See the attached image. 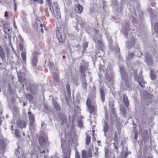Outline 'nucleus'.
<instances>
[{
  "label": "nucleus",
  "mask_w": 158,
  "mask_h": 158,
  "mask_svg": "<svg viewBox=\"0 0 158 158\" xmlns=\"http://www.w3.org/2000/svg\"><path fill=\"white\" fill-rule=\"evenodd\" d=\"M65 27L62 24L58 27L56 31V36L59 42L63 43L65 40Z\"/></svg>",
  "instance_id": "nucleus-1"
},
{
  "label": "nucleus",
  "mask_w": 158,
  "mask_h": 158,
  "mask_svg": "<svg viewBox=\"0 0 158 158\" xmlns=\"http://www.w3.org/2000/svg\"><path fill=\"white\" fill-rule=\"evenodd\" d=\"M38 87V84L30 83L27 84L26 89L33 94H37L39 90Z\"/></svg>",
  "instance_id": "nucleus-2"
},
{
  "label": "nucleus",
  "mask_w": 158,
  "mask_h": 158,
  "mask_svg": "<svg viewBox=\"0 0 158 158\" xmlns=\"http://www.w3.org/2000/svg\"><path fill=\"white\" fill-rule=\"evenodd\" d=\"M3 31L5 34V39H7L8 38L10 40H11V31L12 29H10V28L8 27L7 24L5 23L3 26Z\"/></svg>",
  "instance_id": "nucleus-3"
},
{
  "label": "nucleus",
  "mask_w": 158,
  "mask_h": 158,
  "mask_svg": "<svg viewBox=\"0 0 158 158\" xmlns=\"http://www.w3.org/2000/svg\"><path fill=\"white\" fill-rule=\"evenodd\" d=\"M105 76L106 79L110 81L113 78V74L112 69L110 68H108L106 70Z\"/></svg>",
  "instance_id": "nucleus-4"
},
{
  "label": "nucleus",
  "mask_w": 158,
  "mask_h": 158,
  "mask_svg": "<svg viewBox=\"0 0 158 158\" xmlns=\"http://www.w3.org/2000/svg\"><path fill=\"white\" fill-rule=\"evenodd\" d=\"M146 63L148 65H152L153 64L154 61L152 56L149 53H147L145 56Z\"/></svg>",
  "instance_id": "nucleus-5"
},
{
  "label": "nucleus",
  "mask_w": 158,
  "mask_h": 158,
  "mask_svg": "<svg viewBox=\"0 0 158 158\" xmlns=\"http://www.w3.org/2000/svg\"><path fill=\"white\" fill-rule=\"evenodd\" d=\"M48 139L43 137L42 136H40L39 138V141L40 144L42 147L45 146L47 143Z\"/></svg>",
  "instance_id": "nucleus-6"
},
{
  "label": "nucleus",
  "mask_w": 158,
  "mask_h": 158,
  "mask_svg": "<svg viewBox=\"0 0 158 158\" xmlns=\"http://www.w3.org/2000/svg\"><path fill=\"white\" fill-rule=\"evenodd\" d=\"M37 55L38 53L37 52H34L33 53V56L32 59L31 63L33 66L34 67L36 66L38 62Z\"/></svg>",
  "instance_id": "nucleus-7"
},
{
  "label": "nucleus",
  "mask_w": 158,
  "mask_h": 158,
  "mask_svg": "<svg viewBox=\"0 0 158 158\" xmlns=\"http://www.w3.org/2000/svg\"><path fill=\"white\" fill-rule=\"evenodd\" d=\"M26 123L23 120L19 119L17 121V125L20 128H26Z\"/></svg>",
  "instance_id": "nucleus-8"
},
{
  "label": "nucleus",
  "mask_w": 158,
  "mask_h": 158,
  "mask_svg": "<svg viewBox=\"0 0 158 158\" xmlns=\"http://www.w3.org/2000/svg\"><path fill=\"white\" fill-rule=\"evenodd\" d=\"M88 155L86 151L83 150L82 152V158H89L91 156V153L90 150L88 151Z\"/></svg>",
  "instance_id": "nucleus-9"
},
{
  "label": "nucleus",
  "mask_w": 158,
  "mask_h": 158,
  "mask_svg": "<svg viewBox=\"0 0 158 158\" xmlns=\"http://www.w3.org/2000/svg\"><path fill=\"white\" fill-rule=\"evenodd\" d=\"M75 9L77 13L80 14L82 12L83 8L82 6L79 4H77L75 6Z\"/></svg>",
  "instance_id": "nucleus-10"
},
{
  "label": "nucleus",
  "mask_w": 158,
  "mask_h": 158,
  "mask_svg": "<svg viewBox=\"0 0 158 158\" xmlns=\"http://www.w3.org/2000/svg\"><path fill=\"white\" fill-rule=\"evenodd\" d=\"M135 43V39L134 37H132L131 38V40L127 43L126 44L127 47L130 48L134 45Z\"/></svg>",
  "instance_id": "nucleus-11"
},
{
  "label": "nucleus",
  "mask_w": 158,
  "mask_h": 158,
  "mask_svg": "<svg viewBox=\"0 0 158 158\" xmlns=\"http://www.w3.org/2000/svg\"><path fill=\"white\" fill-rule=\"evenodd\" d=\"M54 14L55 15V17L57 19L60 20L61 19V15L60 11L59 8L56 9L53 12Z\"/></svg>",
  "instance_id": "nucleus-12"
},
{
  "label": "nucleus",
  "mask_w": 158,
  "mask_h": 158,
  "mask_svg": "<svg viewBox=\"0 0 158 158\" xmlns=\"http://www.w3.org/2000/svg\"><path fill=\"white\" fill-rule=\"evenodd\" d=\"M100 94L101 100L103 103L105 101V93L103 88L100 89Z\"/></svg>",
  "instance_id": "nucleus-13"
},
{
  "label": "nucleus",
  "mask_w": 158,
  "mask_h": 158,
  "mask_svg": "<svg viewBox=\"0 0 158 158\" xmlns=\"http://www.w3.org/2000/svg\"><path fill=\"white\" fill-rule=\"evenodd\" d=\"M29 129L30 131L33 133H34L36 131L35 124L34 123H30Z\"/></svg>",
  "instance_id": "nucleus-14"
},
{
  "label": "nucleus",
  "mask_w": 158,
  "mask_h": 158,
  "mask_svg": "<svg viewBox=\"0 0 158 158\" xmlns=\"http://www.w3.org/2000/svg\"><path fill=\"white\" fill-rule=\"evenodd\" d=\"M0 57L2 60L5 58V53L3 48L0 46Z\"/></svg>",
  "instance_id": "nucleus-15"
},
{
  "label": "nucleus",
  "mask_w": 158,
  "mask_h": 158,
  "mask_svg": "<svg viewBox=\"0 0 158 158\" xmlns=\"http://www.w3.org/2000/svg\"><path fill=\"white\" fill-rule=\"evenodd\" d=\"M122 83L125 84V86L127 88H130L131 87V82L129 78L124 80V83H123V81H122Z\"/></svg>",
  "instance_id": "nucleus-16"
},
{
  "label": "nucleus",
  "mask_w": 158,
  "mask_h": 158,
  "mask_svg": "<svg viewBox=\"0 0 158 158\" xmlns=\"http://www.w3.org/2000/svg\"><path fill=\"white\" fill-rule=\"evenodd\" d=\"M18 77L19 81L21 82H24L26 79L24 77V74L22 73H20L18 74Z\"/></svg>",
  "instance_id": "nucleus-17"
},
{
  "label": "nucleus",
  "mask_w": 158,
  "mask_h": 158,
  "mask_svg": "<svg viewBox=\"0 0 158 158\" xmlns=\"http://www.w3.org/2000/svg\"><path fill=\"white\" fill-rule=\"evenodd\" d=\"M104 125L103 127V131H104L105 133L104 135L106 136V133L108 132L109 130V126L108 123L105 122H104Z\"/></svg>",
  "instance_id": "nucleus-18"
},
{
  "label": "nucleus",
  "mask_w": 158,
  "mask_h": 158,
  "mask_svg": "<svg viewBox=\"0 0 158 158\" xmlns=\"http://www.w3.org/2000/svg\"><path fill=\"white\" fill-rule=\"evenodd\" d=\"M130 26V24L129 22H127L126 23L125 27L124 28V30L126 31L124 32V34L126 36L127 35V32L128 31L129 29Z\"/></svg>",
  "instance_id": "nucleus-19"
},
{
  "label": "nucleus",
  "mask_w": 158,
  "mask_h": 158,
  "mask_svg": "<svg viewBox=\"0 0 158 158\" xmlns=\"http://www.w3.org/2000/svg\"><path fill=\"white\" fill-rule=\"evenodd\" d=\"M53 106L56 110L58 111H60V107L58 104L57 102L55 100H53Z\"/></svg>",
  "instance_id": "nucleus-20"
},
{
  "label": "nucleus",
  "mask_w": 158,
  "mask_h": 158,
  "mask_svg": "<svg viewBox=\"0 0 158 158\" xmlns=\"http://www.w3.org/2000/svg\"><path fill=\"white\" fill-rule=\"evenodd\" d=\"M123 101L125 106L128 107L129 106V101L127 96L125 94L123 95Z\"/></svg>",
  "instance_id": "nucleus-21"
},
{
  "label": "nucleus",
  "mask_w": 158,
  "mask_h": 158,
  "mask_svg": "<svg viewBox=\"0 0 158 158\" xmlns=\"http://www.w3.org/2000/svg\"><path fill=\"white\" fill-rule=\"evenodd\" d=\"M50 9L51 10H52V9L53 10V12H54V10L59 7L58 3L56 2H53L52 5V7L51 6V5L50 6Z\"/></svg>",
  "instance_id": "nucleus-22"
},
{
  "label": "nucleus",
  "mask_w": 158,
  "mask_h": 158,
  "mask_svg": "<svg viewBox=\"0 0 158 158\" xmlns=\"http://www.w3.org/2000/svg\"><path fill=\"white\" fill-rule=\"evenodd\" d=\"M134 53L135 56L137 57H141L142 55V53L138 50H136L134 52Z\"/></svg>",
  "instance_id": "nucleus-23"
},
{
  "label": "nucleus",
  "mask_w": 158,
  "mask_h": 158,
  "mask_svg": "<svg viewBox=\"0 0 158 158\" xmlns=\"http://www.w3.org/2000/svg\"><path fill=\"white\" fill-rule=\"evenodd\" d=\"M97 44L98 47L101 48H103L104 46V43L102 41L101 39L98 40Z\"/></svg>",
  "instance_id": "nucleus-24"
},
{
  "label": "nucleus",
  "mask_w": 158,
  "mask_h": 158,
  "mask_svg": "<svg viewBox=\"0 0 158 158\" xmlns=\"http://www.w3.org/2000/svg\"><path fill=\"white\" fill-rule=\"evenodd\" d=\"M138 82L140 86L142 87H144V84L146 82L143 81L142 77L140 78L139 80H138Z\"/></svg>",
  "instance_id": "nucleus-25"
},
{
  "label": "nucleus",
  "mask_w": 158,
  "mask_h": 158,
  "mask_svg": "<svg viewBox=\"0 0 158 158\" xmlns=\"http://www.w3.org/2000/svg\"><path fill=\"white\" fill-rule=\"evenodd\" d=\"M89 110V111L90 113H93L95 110V108L93 105L87 107Z\"/></svg>",
  "instance_id": "nucleus-26"
},
{
  "label": "nucleus",
  "mask_w": 158,
  "mask_h": 158,
  "mask_svg": "<svg viewBox=\"0 0 158 158\" xmlns=\"http://www.w3.org/2000/svg\"><path fill=\"white\" fill-rule=\"evenodd\" d=\"M0 145L3 149H4L5 148L6 145L3 139L0 140Z\"/></svg>",
  "instance_id": "nucleus-27"
},
{
  "label": "nucleus",
  "mask_w": 158,
  "mask_h": 158,
  "mask_svg": "<svg viewBox=\"0 0 158 158\" xmlns=\"http://www.w3.org/2000/svg\"><path fill=\"white\" fill-rule=\"evenodd\" d=\"M53 78L54 80L56 82L59 81V79L58 76L57 74L55 73H53Z\"/></svg>",
  "instance_id": "nucleus-28"
},
{
  "label": "nucleus",
  "mask_w": 158,
  "mask_h": 158,
  "mask_svg": "<svg viewBox=\"0 0 158 158\" xmlns=\"http://www.w3.org/2000/svg\"><path fill=\"white\" fill-rule=\"evenodd\" d=\"M77 23L78 24H80V25L81 28L84 27L85 25V22L81 19H78Z\"/></svg>",
  "instance_id": "nucleus-29"
},
{
  "label": "nucleus",
  "mask_w": 158,
  "mask_h": 158,
  "mask_svg": "<svg viewBox=\"0 0 158 158\" xmlns=\"http://www.w3.org/2000/svg\"><path fill=\"white\" fill-rule=\"evenodd\" d=\"M29 118L30 120V123H34V116L33 114L29 115Z\"/></svg>",
  "instance_id": "nucleus-30"
},
{
  "label": "nucleus",
  "mask_w": 158,
  "mask_h": 158,
  "mask_svg": "<svg viewBox=\"0 0 158 158\" xmlns=\"http://www.w3.org/2000/svg\"><path fill=\"white\" fill-rule=\"evenodd\" d=\"M21 56L22 60L25 61V63L26 60V52H22L21 53Z\"/></svg>",
  "instance_id": "nucleus-31"
},
{
  "label": "nucleus",
  "mask_w": 158,
  "mask_h": 158,
  "mask_svg": "<svg viewBox=\"0 0 158 158\" xmlns=\"http://www.w3.org/2000/svg\"><path fill=\"white\" fill-rule=\"evenodd\" d=\"M25 96L26 98L29 100H32L33 99V97L29 93H26L25 94Z\"/></svg>",
  "instance_id": "nucleus-32"
},
{
  "label": "nucleus",
  "mask_w": 158,
  "mask_h": 158,
  "mask_svg": "<svg viewBox=\"0 0 158 158\" xmlns=\"http://www.w3.org/2000/svg\"><path fill=\"white\" fill-rule=\"evenodd\" d=\"M143 95L146 98H149L152 97V96L147 91H145L143 92Z\"/></svg>",
  "instance_id": "nucleus-33"
},
{
  "label": "nucleus",
  "mask_w": 158,
  "mask_h": 158,
  "mask_svg": "<svg viewBox=\"0 0 158 158\" xmlns=\"http://www.w3.org/2000/svg\"><path fill=\"white\" fill-rule=\"evenodd\" d=\"M121 79L123 80V83H124V80H125L127 79H128V76L126 73L121 75Z\"/></svg>",
  "instance_id": "nucleus-34"
},
{
  "label": "nucleus",
  "mask_w": 158,
  "mask_h": 158,
  "mask_svg": "<svg viewBox=\"0 0 158 158\" xmlns=\"http://www.w3.org/2000/svg\"><path fill=\"white\" fill-rule=\"evenodd\" d=\"M86 69V66L85 65H81L80 68V70L81 73H83Z\"/></svg>",
  "instance_id": "nucleus-35"
},
{
  "label": "nucleus",
  "mask_w": 158,
  "mask_h": 158,
  "mask_svg": "<svg viewBox=\"0 0 158 158\" xmlns=\"http://www.w3.org/2000/svg\"><path fill=\"white\" fill-rule=\"evenodd\" d=\"M151 77L152 80H154L156 78V76L154 74V71L151 69L150 70Z\"/></svg>",
  "instance_id": "nucleus-36"
},
{
  "label": "nucleus",
  "mask_w": 158,
  "mask_h": 158,
  "mask_svg": "<svg viewBox=\"0 0 158 158\" xmlns=\"http://www.w3.org/2000/svg\"><path fill=\"white\" fill-rule=\"evenodd\" d=\"M134 56V52L130 53L129 54L128 56L127 57V60H130Z\"/></svg>",
  "instance_id": "nucleus-37"
},
{
  "label": "nucleus",
  "mask_w": 158,
  "mask_h": 158,
  "mask_svg": "<svg viewBox=\"0 0 158 158\" xmlns=\"http://www.w3.org/2000/svg\"><path fill=\"white\" fill-rule=\"evenodd\" d=\"M120 110L123 114H125L126 113V110L124 106H122L120 107Z\"/></svg>",
  "instance_id": "nucleus-38"
},
{
  "label": "nucleus",
  "mask_w": 158,
  "mask_h": 158,
  "mask_svg": "<svg viewBox=\"0 0 158 158\" xmlns=\"http://www.w3.org/2000/svg\"><path fill=\"white\" fill-rule=\"evenodd\" d=\"M40 27H41L40 29V31L41 32L43 33L44 32V29L46 30V28L45 27V26L44 25L42 24L41 23L40 24Z\"/></svg>",
  "instance_id": "nucleus-39"
},
{
  "label": "nucleus",
  "mask_w": 158,
  "mask_h": 158,
  "mask_svg": "<svg viewBox=\"0 0 158 158\" xmlns=\"http://www.w3.org/2000/svg\"><path fill=\"white\" fill-rule=\"evenodd\" d=\"M90 141V137L89 136L87 135L86 139V143L87 145H88Z\"/></svg>",
  "instance_id": "nucleus-40"
},
{
  "label": "nucleus",
  "mask_w": 158,
  "mask_h": 158,
  "mask_svg": "<svg viewBox=\"0 0 158 158\" xmlns=\"http://www.w3.org/2000/svg\"><path fill=\"white\" fill-rule=\"evenodd\" d=\"M15 134L16 137H19L20 136V131L18 129H16L15 131Z\"/></svg>",
  "instance_id": "nucleus-41"
},
{
  "label": "nucleus",
  "mask_w": 158,
  "mask_h": 158,
  "mask_svg": "<svg viewBox=\"0 0 158 158\" xmlns=\"http://www.w3.org/2000/svg\"><path fill=\"white\" fill-rule=\"evenodd\" d=\"M92 106L91 105V101L89 98H88L86 101L87 107Z\"/></svg>",
  "instance_id": "nucleus-42"
},
{
  "label": "nucleus",
  "mask_w": 158,
  "mask_h": 158,
  "mask_svg": "<svg viewBox=\"0 0 158 158\" xmlns=\"http://www.w3.org/2000/svg\"><path fill=\"white\" fill-rule=\"evenodd\" d=\"M120 72L121 75L126 73L125 69L122 67L120 68Z\"/></svg>",
  "instance_id": "nucleus-43"
},
{
  "label": "nucleus",
  "mask_w": 158,
  "mask_h": 158,
  "mask_svg": "<svg viewBox=\"0 0 158 158\" xmlns=\"http://www.w3.org/2000/svg\"><path fill=\"white\" fill-rule=\"evenodd\" d=\"M154 30L156 33L158 32V23H156L155 24Z\"/></svg>",
  "instance_id": "nucleus-44"
},
{
  "label": "nucleus",
  "mask_w": 158,
  "mask_h": 158,
  "mask_svg": "<svg viewBox=\"0 0 158 158\" xmlns=\"http://www.w3.org/2000/svg\"><path fill=\"white\" fill-rule=\"evenodd\" d=\"M66 89L68 94H70V89L69 85L67 84L66 85Z\"/></svg>",
  "instance_id": "nucleus-45"
},
{
  "label": "nucleus",
  "mask_w": 158,
  "mask_h": 158,
  "mask_svg": "<svg viewBox=\"0 0 158 158\" xmlns=\"http://www.w3.org/2000/svg\"><path fill=\"white\" fill-rule=\"evenodd\" d=\"M62 115V114L61 113H60L59 114V116L60 117V118L62 120L63 122H64L65 121L66 117L65 116H63V118L61 117V116Z\"/></svg>",
  "instance_id": "nucleus-46"
},
{
  "label": "nucleus",
  "mask_w": 158,
  "mask_h": 158,
  "mask_svg": "<svg viewBox=\"0 0 158 158\" xmlns=\"http://www.w3.org/2000/svg\"><path fill=\"white\" fill-rule=\"evenodd\" d=\"M144 132L145 133V134H147V137H146L144 139V140L145 141H147L148 140V132L147 130H145L144 131Z\"/></svg>",
  "instance_id": "nucleus-47"
},
{
  "label": "nucleus",
  "mask_w": 158,
  "mask_h": 158,
  "mask_svg": "<svg viewBox=\"0 0 158 158\" xmlns=\"http://www.w3.org/2000/svg\"><path fill=\"white\" fill-rule=\"evenodd\" d=\"M83 88L86 90L87 89V84L86 82L85 83H83L82 84Z\"/></svg>",
  "instance_id": "nucleus-48"
},
{
  "label": "nucleus",
  "mask_w": 158,
  "mask_h": 158,
  "mask_svg": "<svg viewBox=\"0 0 158 158\" xmlns=\"http://www.w3.org/2000/svg\"><path fill=\"white\" fill-rule=\"evenodd\" d=\"M148 10L149 11L150 13V14H151V23H152H152H153V22L154 21V19L152 17V15L151 13L153 12V10L152 9H149H149H148Z\"/></svg>",
  "instance_id": "nucleus-49"
},
{
  "label": "nucleus",
  "mask_w": 158,
  "mask_h": 158,
  "mask_svg": "<svg viewBox=\"0 0 158 158\" xmlns=\"http://www.w3.org/2000/svg\"><path fill=\"white\" fill-rule=\"evenodd\" d=\"M78 123L80 127H81L83 126V123L81 120H79L78 122Z\"/></svg>",
  "instance_id": "nucleus-50"
},
{
  "label": "nucleus",
  "mask_w": 158,
  "mask_h": 158,
  "mask_svg": "<svg viewBox=\"0 0 158 158\" xmlns=\"http://www.w3.org/2000/svg\"><path fill=\"white\" fill-rule=\"evenodd\" d=\"M81 81L82 82V83L86 82V81L85 77V76L84 75H83V77L81 80Z\"/></svg>",
  "instance_id": "nucleus-51"
},
{
  "label": "nucleus",
  "mask_w": 158,
  "mask_h": 158,
  "mask_svg": "<svg viewBox=\"0 0 158 158\" xmlns=\"http://www.w3.org/2000/svg\"><path fill=\"white\" fill-rule=\"evenodd\" d=\"M34 1L40 4H42L43 2V0H34Z\"/></svg>",
  "instance_id": "nucleus-52"
},
{
  "label": "nucleus",
  "mask_w": 158,
  "mask_h": 158,
  "mask_svg": "<svg viewBox=\"0 0 158 158\" xmlns=\"http://www.w3.org/2000/svg\"><path fill=\"white\" fill-rule=\"evenodd\" d=\"M75 158H80L79 153L78 152H76L75 153Z\"/></svg>",
  "instance_id": "nucleus-53"
},
{
  "label": "nucleus",
  "mask_w": 158,
  "mask_h": 158,
  "mask_svg": "<svg viewBox=\"0 0 158 158\" xmlns=\"http://www.w3.org/2000/svg\"><path fill=\"white\" fill-rule=\"evenodd\" d=\"M105 67L104 66H102V67H100V69L101 72H104L105 71Z\"/></svg>",
  "instance_id": "nucleus-54"
},
{
  "label": "nucleus",
  "mask_w": 158,
  "mask_h": 158,
  "mask_svg": "<svg viewBox=\"0 0 158 158\" xmlns=\"http://www.w3.org/2000/svg\"><path fill=\"white\" fill-rule=\"evenodd\" d=\"M48 64L50 68L52 67L54 65V63L52 62H50L48 63Z\"/></svg>",
  "instance_id": "nucleus-55"
},
{
  "label": "nucleus",
  "mask_w": 158,
  "mask_h": 158,
  "mask_svg": "<svg viewBox=\"0 0 158 158\" xmlns=\"http://www.w3.org/2000/svg\"><path fill=\"white\" fill-rule=\"evenodd\" d=\"M19 46L20 50H22L23 48V45L22 44H19Z\"/></svg>",
  "instance_id": "nucleus-56"
},
{
  "label": "nucleus",
  "mask_w": 158,
  "mask_h": 158,
  "mask_svg": "<svg viewBox=\"0 0 158 158\" xmlns=\"http://www.w3.org/2000/svg\"><path fill=\"white\" fill-rule=\"evenodd\" d=\"M114 141L116 144H117L118 138L116 135H114Z\"/></svg>",
  "instance_id": "nucleus-57"
},
{
  "label": "nucleus",
  "mask_w": 158,
  "mask_h": 158,
  "mask_svg": "<svg viewBox=\"0 0 158 158\" xmlns=\"http://www.w3.org/2000/svg\"><path fill=\"white\" fill-rule=\"evenodd\" d=\"M88 47V43H85L83 45V48L85 49Z\"/></svg>",
  "instance_id": "nucleus-58"
},
{
  "label": "nucleus",
  "mask_w": 158,
  "mask_h": 158,
  "mask_svg": "<svg viewBox=\"0 0 158 158\" xmlns=\"http://www.w3.org/2000/svg\"><path fill=\"white\" fill-rule=\"evenodd\" d=\"M128 152H125L124 153L123 156L125 158H126L127 156H128Z\"/></svg>",
  "instance_id": "nucleus-59"
},
{
  "label": "nucleus",
  "mask_w": 158,
  "mask_h": 158,
  "mask_svg": "<svg viewBox=\"0 0 158 158\" xmlns=\"http://www.w3.org/2000/svg\"><path fill=\"white\" fill-rule=\"evenodd\" d=\"M139 15H140V16L141 18H142L143 16V13L141 11H140L139 12Z\"/></svg>",
  "instance_id": "nucleus-60"
},
{
  "label": "nucleus",
  "mask_w": 158,
  "mask_h": 158,
  "mask_svg": "<svg viewBox=\"0 0 158 158\" xmlns=\"http://www.w3.org/2000/svg\"><path fill=\"white\" fill-rule=\"evenodd\" d=\"M46 2L47 4L49 6L51 5V0H46Z\"/></svg>",
  "instance_id": "nucleus-61"
},
{
  "label": "nucleus",
  "mask_w": 158,
  "mask_h": 158,
  "mask_svg": "<svg viewBox=\"0 0 158 158\" xmlns=\"http://www.w3.org/2000/svg\"><path fill=\"white\" fill-rule=\"evenodd\" d=\"M134 137L135 139H137L138 137V133L135 132L134 134Z\"/></svg>",
  "instance_id": "nucleus-62"
},
{
  "label": "nucleus",
  "mask_w": 158,
  "mask_h": 158,
  "mask_svg": "<svg viewBox=\"0 0 158 158\" xmlns=\"http://www.w3.org/2000/svg\"><path fill=\"white\" fill-rule=\"evenodd\" d=\"M21 156H19V155L18 156V157L19 158H24L23 154V153L21 154Z\"/></svg>",
  "instance_id": "nucleus-63"
},
{
  "label": "nucleus",
  "mask_w": 158,
  "mask_h": 158,
  "mask_svg": "<svg viewBox=\"0 0 158 158\" xmlns=\"http://www.w3.org/2000/svg\"><path fill=\"white\" fill-rule=\"evenodd\" d=\"M132 22L133 23H135L136 22V19L134 18L132 19Z\"/></svg>",
  "instance_id": "nucleus-64"
}]
</instances>
